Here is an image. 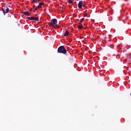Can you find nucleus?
Returning <instances> with one entry per match:
<instances>
[{"instance_id":"f257e3e1","label":"nucleus","mask_w":131,"mask_h":131,"mask_svg":"<svg viewBox=\"0 0 131 131\" xmlns=\"http://www.w3.org/2000/svg\"><path fill=\"white\" fill-rule=\"evenodd\" d=\"M57 23H58V21L57 20V19L54 18L51 20V23H49V26H50V27H53L55 29H56V28L59 29V28H60V27L57 24Z\"/></svg>"},{"instance_id":"f03ea898","label":"nucleus","mask_w":131,"mask_h":131,"mask_svg":"<svg viewBox=\"0 0 131 131\" xmlns=\"http://www.w3.org/2000/svg\"><path fill=\"white\" fill-rule=\"evenodd\" d=\"M58 53L62 54H66L67 53V50L65 49L64 46H61L58 48Z\"/></svg>"},{"instance_id":"7ed1b4c3","label":"nucleus","mask_w":131,"mask_h":131,"mask_svg":"<svg viewBox=\"0 0 131 131\" xmlns=\"http://www.w3.org/2000/svg\"><path fill=\"white\" fill-rule=\"evenodd\" d=\"M27 19H29L31 20V21H38L39 19L38 18L34 17H27Z\"/></svg>"},{"instance_id":"20e7f679","label":"nucleus","mask_w":131,"mask_h":131,"mask_svg":"<svg viewBox=\"0 0 131 131\" xmlns=\"http://www.w3.org/2000/svg\"><path fill=\"white\" fill-rule=\"evenodd\" d=\"M9 11V9L8 8H6L5 10V9L2 8V12H3V14H4L6 13H8Z\"/></svg>"},{"instance_id":"39448f33","label":"nucleus","mask_w":131,"mask_h":131,"mask_svg":"<svg viewBox=\"0 0 131 131\" xmlns=\"http://www.w3.org/2000/svg\"><path fill=\"white\" fill-rule=\"evenodd\" d=\"M21 14H24L25 15L30 16L31 13H30L29 11H23L21 12Z\"/></svg>"},{"instance_id":"423d86ee","label":"nucleus","mask_w":131,"mask_h":131,"mask_svg":"<svg viewBox=\"0 0 131 131\" xmlns=\"http://www.w3.org/2000/svg\"><path fill=\"white\" fill-rule=\"evenodd\" d=\"M83 5H85V4H83L82 1H80V2H79V3L78 4V7L79 8V9L82 8V6Z\"/></svg>"},{"instance_id":"0eeeda50","label":"nucleus","mask_w":131,"mask_h":131,"mask_svg":"<svg viewBox=\"0 0 131 131\" xmlns=\"http://www.w3.org/2000/svg\"><path fill=\"white\" fill-rule=\"evenodd\" d=\"M42 6H43V3H39L36 8H41Z\"/></svg>"},{"instance_id":"6e6552de","label":"nucleus","mask_w":131,"mask_h":131,"mask_svg":"<svg viewBox=\"0 0 131 131\" xmlns=\"http://www.w3.org/2000/svg\"><path fill=\"white\" fill-rule=\"evenodd\" d=\"M68 35H69V32H68V31H66V32L63 33V36L66 37L68 36Z\"/></svg>"},{"instance_id":"1a4fd4ad","label":"nucleus","mask_w":131,"mask_h":131,"mask_svg":"<svg viewBox=\"0 0 131 131\" xmlns=\"http://www.w3.org/2000/svg\"><path fill=\"white\" fill-rule=\"evenodd\" d=\"M78 28L80 30H82V29H83V26L82 25H78Z\"/></svg>"},{"instance_id":"9d476101","label":"nucleus","mask_w":131,"mask_h":131,"mask_svg":"<svg viewBox=\"0 0 131 131\" xmlns=\"http://www.w3.org/2000/svg\"><path fill=\"white\" fill-rule=\"evenodd\" d=\"M39 0H33V3H37Z\"/></svg>"},{"instance_id":"9b49d317","label":"nucleus","mask_w":131,"mask_h":131,"mask_svg":"<svg viewBox=\"0 0 131 131\" xmlns=\"http://www.w3.org/2000/svg\"><path fill=\"white\" fill-rule=\"evenodd\" d=\"M68 1H69V2H68V3L69 4H71L73 3V2H74V0H68Z\"/></svg>"},{"instance_id":"f8f14e48","label":"nucleus","mask_w":131,"mask_h":131,"mask_svg":"<svg viewBox=\"0 0 131 131\" xmlns=\"http://www.w3.org/2000/svg\"><path fill=\"white\" fill-rule=\"evenodd\" d=\"M39 8H35L34 9V12H35V11H36L37 10V9H39Z\"/></svg>"},{"instance_id":"ddd939ff","label":"nucleus","mask_w":131,"mask_h":131,"mask_svg":"<svg viewBox=\"0 0 131 131\" xmlns=\"http://www.w3.org/2000/svg\"><path fill=\"white\" fill-rule=\"evenodd\" d=\"M84 18H82V19L81 20V21H80L83 22V21L84 20Z\"/></svg>"},{"instance_id":"4468645a","label":"nucleus","mask_w":131,"mask_h":131,"mask_svg":"<svg viewBox=\"0 0 131 131\" xmlns=\"http://www.w3.org/2000/svg\"><path fill=\"white\" fill-rule=\"evenodd\" d=\"M82 7H86V6H85V4H83V5H82Z\"/></svg>"},{"instance_id":"2eb2a0df","label":"nucleus","mask_w":131,"mask_h":131,"mask_svg":"<svg viewBox=\"0 0 131 131\" xmlns=\"http://www.w3.org/2000/svg\"><path fill=\"white\" fill-rule=\"evenodd\" d=\"M87 16V14H85L84 15V17H86Z\"/></svg>"},{"instance_id":"dca6fc26","label":"nucleus","mask_w":131,"mask_h":131,"mask_svg":"<svg viewBox=\"0 0 131 131\" xmlns=\"http://www.w3.org/2000/svg\"><path fill=\"white\" fill-rule=\"evenodd\" d=\"M32 11V8L30 9V11Z\"/></svg>"},{"instance_id":"f3484780","label":"nucleus","mask_w":131,"mask_h":131,"mask_svg":"<svg viewBox=\"0 0 131 131\" xmlns=\"http://www.w3.org/2000/svg\"><path fill=\"white\" fill-rule=\"evenodd\" d=\"M81 23L82 22L80 21V23H79V24L81 25Z\"/></svg>"},{"instance_id":"a211bd4d","label":"nucleus","mask_w":131,"mask_h":131,"mask_svg":"<svg viewBox=\"0 0 131 131\" xmlns=\"http://www.w3.org/2000/svg\"><path fill=\"white\" fill-rule=\"evenodd\" d=\"M111 48H113V45H111Z\"/></svg>"},{"instance_id":"6ab92c4d","label":"nucleus","mask_w":131,"mask_h":131,"mask_svg":"<svg viewBox=\"0 0 131 131\" xmlns=\"http://www.w3.org/2000/svg\"><path fill=\"white\" fill-rule=\"evenodd\" d=\"M124 1L127 2V1H128V0H124Z\"/></svg>"},{"instance_id":"aec40b11","label":"nucleus","mask_w":131,"mask_h":131,"mask_svg":"<svg viewBox=\"0 0 131 131\" xmlns=\"http://www.w3.org/2000/svg\"><path fill=\"white\" fill-rule=\"evenodd\" d=\"M87 11H88V10H86L85 11V12H87Z\"/></svg>"},{"instance_id":"412c9836","label":"nucleus","mask_w":131,"mask_h":131,"mask_svg":"<svg viewBox=\"0 0 131 131\" xmlns=\"http://www.w3.org/2000/svg\"><path fill=\"white\" fill-rule=\"evenodd\" d=\"M130 96H131V93L130 94Z\"/></svg>"}]
</instances>
